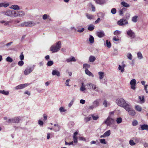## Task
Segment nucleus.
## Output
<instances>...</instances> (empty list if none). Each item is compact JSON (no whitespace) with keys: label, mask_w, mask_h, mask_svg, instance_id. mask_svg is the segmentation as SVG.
I'll list each match as a JSON object with an SVG mask.
<instances>
[{"label":"nucleus","mask_w":148,"mask_h":148,"mask_svg":"<svg viewBox=\"0 0 148 148\" xmlns=\"http://www.w3.org/2000/svg\"><path fill=\"white\" fill-rule=\"evenodd\" d=\"M116 103L119 106L125 109L130 104L127 103L126 101L123 98H120L117 99L116 101Z\"/></svg>","instance_id":"1"},{"label":"nucleus","mask_w":148,"mask_h":148,"mask_svg":"<svg viewBox=\"0 0 148 148\" xmlns=\"http://www.w3.org/2000/svg\"><path fill=\"white\" fill-rule=\"evenodd\" d=\"M61 47V44L60 41H58L55 44L53 45L50 48V50L52 53L57 52Z\"/></svg>","instance_id":"2"},{"label":"nucleus","mask_w":148,"mask_h":148,"mask_svg":"<svg viewBox=\"0 0 148 148\" xmlns=\"http://www.w3.org/2000/svg\"><path fill=\"white\" fill-rule=\"evenodd\" d=\"M125 109L128 112L130 115L132 116L135 115L136 113L135 111L132 108L130 104L127 106V107Z\"/></svg>","instance_id":"3"},{"label":"nucleus","mask_w":148,"mask_h":148,"mask_svg":"<svg viewBox=\"0 0 148 148\" xmlns=\"http://www.w3.org/2000/svg\"><path fill=\"white\" fill-rule=\"evenodd\" d=\"M36 23L34 22L29 21L27 22H25L21 24V27H32L35 25Z\"/></svg>","instance_id":"4"},{"label":"nucleus","mask_w":148,"mask_h":148,"mask_svg":"<svg viewBox=\"0 0 148 148\" xmlns=\"http://www.w3.org/2000/svg\"><path fill=\"white\" fill-rule=\"evenodd\" d=\"M114 120L109 116L103 123L106 124L107 126H110L111 125L114 124Z\"/></svg>","instance_id":"5"},{"label":"nucleus","mask_w":148,"mask_h":148,"mask_svg":"<svg viewBox=\"0 0 148 148\" xmlns=\"http://www.w3.org/2000/svg\"><path fill=\"white\" fill-rule=\"evenodd\" d=\"M126 32L127 34L129 36L131 39H133L135 37V33L132 30L129 29Z\"/></svg>","instance_id":"6"},{"label":"nucleus","mask_w":148,"mask_h":148,"mask_svg":"<svg viewBox=\"0 0 148 148\" xmlns=\"http://www.w3.org/2000/svg\"><path fill=\"white\" fill-rule=\"evenodd\" d=\"M34 69V67H27L24 71L25 75H27L32 71Z\"/></svg>","instance_id":"7"},{"label":"nucleus","mask_w":148,"mask_h":148,"mask_svg":"<svg viewBox=\"0 0 148 148\" xmlns=\"http://www.w3.org/2000/svg\"><path fill=\"white\" fill-rule=\"evenodd\" d=\"M117 24L120 26H122L123 25L127 24L128 23L127 20L124 19L122 18L119 21L117 22Z\"/></svg>","instance_id":"8"},{"label":"nucleus","mask_w":148,"mask_h":148,"mask_svg":"<svg viewBox=\"0 0 148 148\" xmlns=\"http://www.w3.org/2000/svg\"><path fill=\"white\" fill-rule=\"evenodd\" d=\"M1 14L4 15H5L8 16H12V11L10 10H8L6 11L2 12Z\"/></svg>","instance_id":"9"},{"label":"nucleus","mask_w":148,"mask_h":148,"mask_svg":"<svg viewBox=\"0 0 148 148\" xmlns=\"http://www.w3.org/2000/svg\"><path fill=\"white\" fill-rule=\"evenodd\" d=\"M29 85V84L27 83L25 84H20L16 86L15 88L16 90H18V89H23L25 88L27 86Z\"/></svg>","instance_id":"10"},{"label":"nucleus","mask_w":148,"mask_h":148,"mask_svg":"<svg viewBox=\"0 0 148 148\" xmlns=\"http://www.w3.org/2000/svg\"><path fill=\"white\" fill-rule=\"evenodd\" d=\"M52 74L53 75H56L58 77H60V73L57 70H53Z\"/></svg>","instance_id":"11"},{"label":"nucleus","mask_w":148,"mask_h":148,"mask_svg":"<svg viewBox=\"0 0 148 148\" xmlns=\"http://www.w3.org/2000/svg\"><path fill=\"white\" fill-rule=\"evenodd\" d=\"M100 99H96L92 103V104L96 108L98 107L99 105V101Z\"/></svg>","instance_id":"12"},{"label":"nucleus","mask_w":148,"mask_h":148,"mask_svg":"<svg viewBox=\"0 0 148 148\" xmlns=\"http://www.w3.org/2000/svg\"><path fill=\"white\" fill-rule=\"evenodd\" d=\"M85 72L86 74L89 76H91L92 77H94L93 74L91 72L89 71L88 69H86Z\"/></svg>","instance_id":"13"},{"label":"nucleus","mask_w":148,"mask_h":148,"mask_svg":"<svg viewBox=\"0 0 148 148\" xmlns=\"http://www.w3.org/2000/svg\"><path fill=\"white\" fill-rule=\"evenodd\" d=\"M140 127L142 130H148V125H143L140 126Z\"/></svg>","instance_id":"14"},{"label":"nucleus","mask_w":148,"mask_h":148,"mask_svg":"<svg viewBox=\"0 0 148 148\" xmlns=\"http://www.w3.org/2000/svg\"><path fill=\"white\" fill-rule=\"evenodd\" d=\"M97 36L99 38H101L104 36V34L103 31L97 32Z\"/></svg>","instance_id":"15"},{"label":"nucleus","mask_w":148,"mask_h":148,"mask_svg":"<svg viewBox=\"0 0 148 148\" xmlns=\"http://www.w3.org/2000/svg\"><path fill=\"white\" fill-rule=\"evenodd\" d=\"M86 15L87 18L89 19L90 20L94 18V16L92 14L88 13H86Z\"/></svg>","instance_id":"16"},{"label":"nucleus","mask_w":148,"mask_h":148,"mask_svg":"<svg viewBox=\"0 0 148 148\" xmlns=\"http://www.w3.org/2000/svg\"><path fill=\"white\" fill-rule=\"evenodd\" d=\"M66 61L68 62H75L76 60L74 57H72L71 58L67 59Z\"/></svg>","instance_id":"17"},{"label":"nucleus","mask_w":148,"mask_h":148,"mask_svg":"<svg viewBox=\"0 0 148 148\" xmlns=\"http://www.w3.org/2000/svg\"><path fill=\"white\" fill-rule=\"evenodd\" d=\"M10 8L15 10H20L19 6L17 5H12L11 6Z\"/></svg>","instance_id":"18"},{"label":"nucleus","mask_w":148,"mask_h":148,"mask_svg":"<svg viewBox=\"0 0 148 148\" xmlns=\"http://www.w3.org/2000/svg\"><path fill=\"white\" fill-rule=\"evenodd\" d=\"M96 60L95 57L93 56H90L89 58V60L90 62H94Z\"/></svg>","instance_id":"19"},{"label":"nucleus","mask_w":148,"mask_h":148,"mask_svg":"<svg viewBox=\"0 0 148 148\" xmlns=\"http://www.w3.org/2000/svg\"><path fill=\"white\" fill-rule=\"evenodd\" d=\"M20 119L18 117L14 118L12 119V122L13 123H18L19 122Z\"/></svg>","instance_id":"20"},{"label":"nucleus","mask_w":148,"mask_h":148,"mask_svg":"<svg viewBox=\"0 0 148 148\" xmlns=\"http://www.w3.org/2000/svg\"><path fill=\"white\" fill-rule=\"evenodd\" d=\"M89 41L90 43L92 44L94 43V39L92 36L91 35L89 36Z\"/></svg>","instance_id":"21"},{"label":"nucleus","mask_w":148,"mask_h":148,"mask_svg":"<svg viewBox=\"0 0 148 148\" xmlns=\"http://www.w3.org/2000/svg\"><path fill=\"white\" fill-rule=\"evenodd\" d=\"M12 17H16L18 16V12L17 13V12H15L14 11L12 10Z\"/></svg>","instance_id":"22"},{"label":"nucleus","mask_w":148,"mask_h":148,"mask_svg":"<svg viewBox=\"0 0 148 148\" xmlns=\"http://www.w3.org/2000/svg\"><path fill=\"white\" fill-rule=\"evenodd\" d=\"M98 73L99 76V78L100 79H102L104 77V73L102 72H99Z\"/></svg>","instance_id":"23"},{"label":"nucleus","mask_w":148,"mask_h":148,"mask_svg":"<svg viewBox=\"0 0 148 148\" xmlns=\"http://www.w3.org/2000/svg\"><path fill=\"white\" fill-rule=\"evenodd\" d=\"M121 4L123 6L125 7H128L130 6L129 4L126 3L125 1L122 2L121 3Z\"/></svg>","instance_id":"24"},{"label":"nucleus","mask_w":148,"mask_h":148,"mask_svg":"<svg viewBox=\"0 0 148 148\" xmlns=\"http://www.w3.org/2000/svg\"><path fill=\"white\" fill-rule=\"evenodd\" d=\"M95 26L92 25H89L88 27V30L90 31H92L94 28Z\"/></svg>","instance_id":"25"},{"label":"nucleus","mask_w":148,"mask_h":148,"mask_svg":"<svg viewBox=\"0 0 148 148\" xmlns=\"http://www.w3.org/2000/svg\"><path fill=\"white\" fill-rule=\"evenodd\" d=\"M94 84L92 83H88L87 84L86 86H88V89H91L92 88H93V86H94Z\"/></svg>","instance_id":"26"},{"label":"nucleus","mask_w":148,"mask_h":148,"mask_svg":"<svg viewBox=\"0 0 148 148\" xmlns=\"http://www.w3.org/2000/svg\"><path fill=\"white\" fill-rule=\"evenodd\" d=\"M25 14V13L23 11H21L18 12V16H24Z\"/></svg>","instance_id":"27"},{"label":"nucleus","mask_w":148,"mask_h":148,"mask_svg":"<svg viewBox=\"0 0 148 148\" xmlns=\"http://www.w3.org/2000/svg\"><path fill=\"white\" fill-rule=\"evenodd\" d=\"M9 5L8 3H0V8L2 7H4L5 8H6Z\"/></svg>","instance_id":"28"},{"label":"nucleus","mask_w":148,"mask_h":148,"mask_svg":"<svg viewBox=\"0 0 148 148\" xmlns=\"http://www.w3.org/2000/svg\"><path fill=\"white\" fill-rule=\"evenodd\" d=\"M90 66V64H84L83 65V68H85L86 69H88V68H89Z\"/></svg>","instance_id":"29"},{"label":"nucleus","mask_w":148,"mask_h":148,"mask_svg":"<svg viewBox=\"0 0 148 148\" xmlns=\"http://www.w3.org/2000/svg\"><path fill=\"white\" fill-rule=\"evenodd\" d=\"M126 9L125 8H122L119 11V14L120 15H122L123 14V12L125 11L126 10Z\"/></svg>","instance_id":"30"},{"label":"nucleus","mask_w":148,"mask_h":148,"mask_svg":"<svg viewBox=\"0 0 148 148\" xmlns=\"http://www.w3.org/2000/svg\"><path fill=\"white\" fill-rule=\"evenodd\" d=\"M135 109L138 112H140L142 110L141 108L139 105H136L135 106Z\"/></svg>","instance_id":"31"},{"label":"nucleus","mask_w":148,"mask_h":148,"mask_svg":"<svg viewBox=\"0 0 148 148\" xmlns=\"http://www.w3.org/2000/svg\"><path fill=\"white\" fill-rule=\"evenodd\" d=\"M0 93H1L3 95H8L9 94V92L8 91H5L4 90H0Z\"/></svg>","instance_id":"32"},{"label":"nucleus","mask_w":148,"mask_h":148,"mask_svg":"<svg viewBox=\"0 0 148 148\" xmlns=\"http://www.w3.org/2000/svg\"><path fill=\"white\" fill-rule=\"evenodd\" d=\"M138 99L140 100L141 103H144L145 102V98L144 96H142V97L140 96H139Z\"/></svg>","instance_id":"33"},{"label":"nucleus","mask_w":148,"mask_h":148,"mask_svg":"<svg viewBox=\"0 0 148 148\" xmlns=\"http://www.w3.org/2000/svg\"><path fill=\"white\" fill-rule=\"evenodd\" d=\"M91 117H92L93 120H97L99 118V116L97 115L95 116L94 114L91 115Z\"/></svg>","instance_id":"34"},{"label":"nucleus","mask_w":148,"mask_h":148,"mask_svg":"<svg viewBox=\"0 0 148 148\" xmlns=\"http://www.w3.org/2000/svg\"><path fill=\"white\" fill-rule=\"evenodd\" d=\"M137 57L138 59L140 60L143 58V56L140 52H138L137 53Z\"/></svg>","instance_id":"35"},{"label":"nucleus","mask_w":148,"mask_h":148,"mask_svg":"<svg viewBox=\"0 0 148 148\" xmlns=\"http://www.w3.org/2000/svg\"><path fill=\"white\" fill-rule=\"evenodd\" d=\"M104 134L106 137L109 136L111 134V132L110 130H108Z\"/></svg>","instance_id":"36"},{"label":"nucleus","mask_w":148,"mask_h":148,"mask_svg":"<svg viewBox=\"0 0 148 148\" xmlns=\"http://www.w3.org/2000/svg\"><path fill=\"white\" fill-rule=\"evenodd\" d=\"M138 16H135L132 17V21L133 22L136 23L137 21V19Z\"/></svg>","instance_id":"37"},{"label":"nucleus","mask_w":148,"mask_h":148,"mask_svg":"<svg viewBox=\"0 0 148 148\" xmlns=\"http://www.w3.org/2000/svg\"><path fill=\"white\" fill-rule=\"evenodd\" d=\"M124 66H122L121 65H119V66L118 69L119 70H121V72H123L124 70Z\"/></svg>","instance_id":"38"},{"label":"nucleus","mask_w":148,"mask_h":148,"mask_svg":"<svg viewBox=\"0 0 148 148\" xmlns=\"http://www.w3.org/2000/svg\"><path fill=\"white\" fill-rule=\"evenodd\" d=\"M130 84L131 85H136V80L135 79H133L131 80L130 82Z\"/></svg>","instance_id":"39"},{"label":"nucleus","mask_w":148,"mask_h":148,"mask_svg":"<svg viewBox=\"0 0 148 148\" xmlns=\"http://www.w3.org/2000/svg\"><path fill=\"white\" fill-rule=\"evenodd\" d=\"M91 115L88 116L87 117L84 119V120L86 122L90 121L91 118Z\"/></svg>","instance_id":"40"},{"label":"nucleus","mask_w":148,"mask_h":148,"mask_svg":"<svg viewBox=\"0 0 148 148\" xmlns=\"http://www.w3.org/2000/svg\"><path fill=\"white\" fill-rule=\"evenodd\" d=\"M106 43L107 47L109 48H110L111 47V43L108 40H106Z\"/></svg>","instance_id":"41"},{"label":"nucleus","mask_w":148,"mask_h":148,"mask_svg":"<svg viewBox=\"0 0 148 148\" xmlns=\"http://www.w3.org/2000/svg\"><path fill=\"white\" fill-rule=\"evenodd\" d=\"M92 89L98 92H99L98 88V87H97L96 85L95 84L94 86H93V88H92Z\"/></svg>","instance_id":"42"},{"label":"nucleus","mask_w":148,"mask_h":148,"mask_svg":"<svg viewBox=\"0 0 148 148\" xmlns=\"http://www.w3.org/2000/svg\"><path fill=\"white\" fill-rule=\"evenodd\" d=\"M53 64V61H49L47 64V66H51Z\"/></svg>","instance_id":"43"},{"label":"nucleus","mask_w":148,"mask_h":148,"mask_svg":"<svg viewBox=\"0 0 148 148\" xmlns=\"http://www.w3.org/2000/svg\"><path fill=\"white\" fill-rule=\"evenodd\" d=\"M122 119L121 117L118 118L116 119V121L118 124L121 123L122 121Z\"/></svg>","instance_id":"44"},{"label":"nucleus","mask_w":148,"mask_h":148,"mask_svg":"<svg viewBox=\"0 0 148 148\" xmlns=\"http://www.w3.org/2000/svg\"><path fill=\"white\" fill-rule=\"evenodd\" d=\"M6 60L7 61L10 62H12L13 61L12 59L10 57H7L6 59Z\"/></svg>","instance_id":"45"},{"label":"nucleus","mask_w":148,"mask_h":148,"mask_svg":"<svg viewBox=\"0 0 148 148\" xmlns=\"http://www.w3.org/2000/svg\"><path fill=\"white\" fill-rule=\"evenodd\" d=\"M100 141L101 143L103 144H106L107 142L105 140V139H102L100 140Z\"/></svg>","instance_id":"46"},{"label":"nucleus","mask_w":148,"mask_h":148,"mask_svg":"<svg viewBox=\"0 0 148 148\" xmlns=\"http://www.w3.org/2000/svg\"><path fill=\"white\" fill-rule=\"evenodd\" d=\"M129 143L131 146H133L136 144V143H134L133 140H130L129 141Z\"/></svg>","instance_id":"47"},{"label":"nucleus","mask_w":148,"mask_h":148,"mask_svg":"<svg viewBox=\"0 0 148 148\" xmlns=\"http://www.w3.org/2000/svg\"><path fill=\"white\" fill-rule=\"evenodd\" d=\"M138 124V122L137 121L135 120L133 121L132 122V125L133 126H135L137 125Z\"/></svg>","instance_id":"48"},{"label":"nucleus","mask_w":148,"mask_h":148,"mask_svg":"<svg viewBox=\"0 0 148 148\" xmlns=\"http://www.w3.org/2000/svg\"><path fill=\"white\" fill-rule=\"evenodd\" d=\"M121 32L119 30H116L114 32V34L115 35H117L121 34Z\"/></svg>","instance_id":"49"},{"label":"nucleus","mask_w":148,"mask_h":148,"mask_svg":"<svg viewBox=\"0 0 148 148\" xmlns=\"http://www.w3.org/2000/svg\"><path fill=\"white\" fill-rule=\"evenodd\" d=\"M116 9L115 8H113L111 10V13L113 14H116Z\"/></svg>","instance_id":"50"},{"label":"nucleus","mask_w":148,"mask_h":148,"mask_svg":"<svg viewBox=\"0 0 148 148\" xmlns=\"http://www.w3.org/2000/svg\"><path fill=\"white\" fill-rule=\"evenodd\" d=\"M127 57L130 60H132V54L130 53H128L127 55Z\"/></svg>","instance_id":"51"},{"label":"nucleus","mask_w":148,"mask_h":148,"mask_svg":"<svg viewBox=\"0 0 148 148\" xmlns=\"http://www.w3.org/2000/svg\"><path fill=\"white\" fill-rule=\"evenodd\" d=\"M69 79H67L66 80V82L65 83V84L66 86H70V85L69 84Z\"/></svg>","instance_id":"52"},{"label":"nucleus","mask_w":148,"mask_h":148,"mask_svg":"<svg viewBox=\"0 0 148 148\" xmlns=\"http://www.w3.org/2000/svg\"><path fill=\"white\" fill-rule=\"evenodd\" d=\"M60 129V127L58 125H57L56 127H55V128L54 129V130L55 132H57Z\"/></svg>","instance_id":"53"},{"label":"nucleus","mask_w":148,"mask_h":148,"mask_svg":"<svg viewBox=\"0 0 148 148\" xmlns=\"http://www.w3.org/2000/svg\"><path fill=\"white\" fill-rule=\"evenodd\" d=\"M133 140H134L135 142L136 143H138L139 142L140 139L137 138H132Z\"/></svg>","instance_id":"54"},{"label":"nucleus","mask_w":148,"mask_h":148,"mask_svg":"<svg viewBox=\"0 0 148 148\" xmlns=\"http://www.w3.org/2000/svg\"><path fill=\"white\" fill-rule=\"evenodd\" d=\"M24 64V62L22 60L19 61L18 63V64L19 66H22Z\"/></svg>","instance_id":"55"},{"label":"nucleus","mask_w":148,"mask_h":148,"mask_svg":"<svg viewBox=\"0 0 148 148\" xmlns=\"http://www.w3.org/2000/svg\"><path fill=\"white\" fill-rule=\"evenodd\" d=\"M60 111V112H65L66 110H65L63 107H61L59 109Z\"/></svg>","instance_id":"56"},{"label":"nucleus","mask_w":148,"mask_h":148,"mask_svg":"<svg viewBox=\"0 0 148 148\" xmlns=\"http://www.w3.org/2000/svg\"><path fill=\"white\" fill-rule=\"evenodd\" d=\"M49 15H47V14H44L42 16V19L43 20H46V19L48 18Z\"/></svg>","instance_id":"57"},{"label":"nucleus","mask_w":148,"mask_h":148,"mask_svg":"<svg viewBox=\"0 0 148 148\" xmlns=\"http://www.w3.org/2000/svg\"><path fill=\"white\" fill-rule=\"evenodd\" d=\"M84 28H82L81 29H80L79 28L78 30H77V32L79 33H82L84 31Z\"/></svg>","instance_id":"58"},{"label":"nucleus","mask_w":148,"mask_h":148,"mask_svg":"<svg viewBox=\"0 0 148 148\" xmlns=\"http://www.w3.org/2000/svg\"><path fill=\"white\" fill-rule=\"evenodd\" d=\"M24 56L23 53V52L21 53V55L20 56V58L21 60H23L24 59Z\"/></svg>","instance_id":"59"},{"label":"nucleus","mask_w":148,"mask_h":148,"mask_svg":"<svg viewBox=\"0 0 148 148\" xmlns=\"http://www.w3.org/2000/svg\"><path fill=\"white\" fill-rule=\"evenodd\" d=\"M77 138L76 136H73V140L75 143H77Z\"/></svg>","instance_id":"60"},{"label":"nucleus","mask_w":148,"mask_h":148,"mask_svg":"<svg viewBox=\"0 0 148 148\" xmlns=\"http://www.w3.org/2000/svg\"><path fill=\"white\" fill-rule=\"evenodd\" d=\"M36 90L37 91V92L39 93H41L43 92L45 90L44 89H36Z\"/></svg>","instance_id":"61"},{"label":"nucleus","mask_w":148,"mask_h":148,"mask_svg":"<svg viewBox=\"0 0 148 148\" xmlns=\"http://www.w3.org/2000/svg\"><path fill=\"white\" fill-rule=\"evenodd\" d=\"M73 141L69 143H68L66 142V141H65V145H73Z\"/></svg>","instance_id":"62"},{"label":"nucleus","mask_w":148,"mask_h":148,"mask_svg":"<svg viewBox=\"0 0 148 148\" xmlns=\"http://www.w3.org/2000/svg\"><path fill=\"white\" fill-rule=\"evenodd\" d=\"M78 139L80 140L85 141L86 139L82 137L79 136L78 138Z\"/></svg>","instance_id":"63"},{"label":"nucleus","mask_w":148,"mask_h":148,"mask_svg":"<svg viewBox=\"0 0 148 148\" xmlns=\"http://www.w3.org/2000/svg\"><path fill=\"white\" fill-rule=\"evenodd\" d=\"M38 123L40 126H42L43 124V122L41 120H39Z\"/></svg>","instance_id":"64"}]
</instances>
